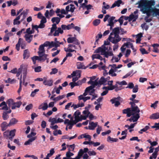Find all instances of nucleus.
Instances as JSON below:
<instances>
[{"mask_svg":"<svg viewBox=\"0 0 159 159\" xmlns=\"http://www.w3.org/2000/svg\"><path fill=\"white\" fill-rule=\"evenodd\" d=\"M158 114L157 113H154L152 114L151 116H150L149 118L150 119H152L153 120H156L159 118L158 117Z\"/></svg>","mask_w":159,"mask_h":159,"instance_id":"31","label":"nucleus"},{"mask_svg":"<svg viewBox=\"0 0 159 159\" xmlns=\"http://www.w3.org/2000/svg\"><path fill=\"white\" fill-rule=\"evenodd\" d=\"M89 124L90 125L89 126V129L90 130H93L97 126L98 123H94L93 122H91L89 123Z\"/></svg>","mask_w":159,"mask_h":159,"instance_id":"17","label":"nucleus"},{"mask_svg":"<svg viewBox=\"0 0 159 159\" xmlns=\"http://www.w3.org/2000/svg\"><path fill=\"white\" fill-rule=\"evenodd\" d=\"M70 5L71 7L70 8V11L73 13L74 12V10L75 9V8L74 6V5L73 4H70Z\"/></svg>","mask_w":159,"mask_h":159,"instance_id":"58","label":"nucleus"},{"mask_svg":"<svg viewBox=\"0 0 159 159\" xmlns=\"http://www.w3.org/2000/svg\"><path fill=\"white\" fill-rule=\"evenodd\" d=\"M75 120H72L70 121V123L73 124L74 125L76 123L79 122V121H80V120L79 118H77L76 117H75Z\"/></svg>","mask_w":159,"mask_h":159,"instance_id":"40","label":"nucleus"},{"mask_svg":"<svg viewBox=\"0 0 159 159\" xmlns=\"http://www.w3.org/2000/svg\"><path fill=\"white\" fill-rule=\"evenodd\" d=\"M9 136V130H6L3 133V137L4 138L7 139Z\"/></svg>","mask_w":159,"mask_h":159,"instance_id":"45","label":"nucleus"},{"mask_svg":"<svg viewBox=\"0 0 159 159\" xmlns=\"http://www.w3.org/2000/svg\"><path fill=\"white\" fill-rule=\"evenodd\" d=\"M18 122V120L16 119L15 118H12L10 120L8 124V126H10L12 125H14L16 124Z\"/></svg>","mask_w":159,"mask_h":159,"instance_id":"18","label":"nucleus"},{"mask_svg":"<svg viewBox=\"0 0 159 159\" xmlns=\"http://www.w3.org/2000/svg\"><path fill=\"white\" fill-rule=\"evenodd\" d=\"M32 60L33 61V64L35 65L36 63V61L37 60H39V57L37 56H34L31 58Z\"/></svg>","mask_w":159,"mask_h":159,"instance_id":"46","label":"nucleus"},{"mask_svg":"<svg viewBox=\"0 0 159 159\" xmlns=\"http://www.w3.org/2000/svg\"><path fill=\"white\" fill-rule=\"evenodd\" d=\"M52 26L50 32L48 34L49 35L52 34L54 31L57 30H56L57 28L56 24L54 23L52 25Z\"/></svg>","mask_w":159,"mask_h":159,"instance_id":"21","label":"nucleus"},{"mask_svg":"<svg viewBox=\"0 0 159 159\" xmlns=\"http://www.w3.org/2000/svg\"><path fill=\"white\" fill-rule=\"evenodd\" d=\"M100 22L101 20L100 19H96L93 21V24L94 26H97L100 23Z\"/></svg>","mask_w":159,"mask_h":159,"instance_id":"38","label":"nucleus"},{"mask_svg":"<svg viewBox=\"0 0 159 159\" xmlns=\"http://www.w3.org/2000/svg\"><path fill=\"white\" fill-rule=\"evenodd\" d=\"M24 33H26L25 34H32V32L31 31V29L30 28H27L26 31L24 32Z\"/></svg>","mask_w":159,"mask_h":159,"instance_id":"60","label":"nucleus"},{"mask_svg":"<svg viewBox=\"0 0 159 159\" xmlns=\"http://www.w3.org/2000/svg\"><path fill=\"white\" fill-rule=\"evenodd\" d=\"M22 103L20 101L17 102H14L13 106L11 107V109L12 110L15 109L16 107L19 108L22 104Z\"/></svg>","mask_w":159,"mask_h":159,"instance_id":"11","label":"nucleus"},{"mask_svg":"<svg viewBox=\"0 0 159 159\" xmlns=\"http://www.w3.org/2000/svg\"><path fill=\"white\" fill-rule=\"evenodd\" d=\"M121 98L120 97H118L116 98H115L111 99L110 101L111 102L112 104L115 103V106L116 107H118L120 105V103L119 101L120 99Z\"/></svg>","mask_w":159,"mask_h":159,"instance_id":"5","label":"nucleus"},{"mask_svg":"<svg viewBox=\"0 0 159 159\" xmlns=\"http://www.w3.org/2000/svg\"><path fill=\"white\" fill-rule=\"evenodd\" d=\"M74 155V154L73 153L71 152H70V150H69V151L67 152L66 154V156L67 157L69 158H71L70 157L73 156Z\"/></svg>","mask_w":159,"mask_h":159,"instance_id":"50","label":"nucleus"},{"mask_svg":"<svg viewBox=\"0 0 159 159\" xmlns=\"http://www.w3.org/2000/svg\"><path fill=\"white\" fill-rule=\"evenodd\" d=\"M44 46L42 44L40 45L39 48V51L38 52L39 55H40L41 54L45 53V50L44 48Z\"/></svg>","mask_w":159,"mask_h":159,"instance_id":"14","label":"nucleus"},{"mask_svg":"<svg viewBox=\"0 0 159 159\" xmlns=\"http://www.w3.org/2000/svg\"><path fill=\"white\" fill-rule=\"evenodd\" d=\"M0 126L2 131H3L5 130L7 127L9 126H8V124L6 122L4 121L1 124Z\"/></svg>","mask_w":159,"mask_h":159,"instance_id":"16","label":"nucleus"},{"mask_svg":"<svg viewBox=\"0 0 159 159\" xmlns=\"http://www.w3.org/2000/svg\"><path fill=\"white\" fill-rule=\"evenodd\" d=\"M69 47H68L67 48H64V50L66 52H76V51L75 50H72L70 48H69Z\"/></svg>","mask_w":159,"mask_h":159,"instance_id":"51","label":"nucleus"},{"mask_svg":"<svg viewBox=\"0 0 159 159\" xmlns=\"http://www.w3.org/2000/svg\"><path fill=\"white\" fill-rule=\"evenodd\" d=\"M133 72V70H132L127 73L126 74L125 76H123V79L126 78L130 76L131 75L132 73Z\"/></svg>","mask_w":159,"mask_h":159,"instance_id":"52","label":"nucleus"},{"mask_svg":"<svg viewBox=\"0 0 159 159\" xmlns=\"http://www.w3.org/2000/svg\"><path fill=\"white\" fill-rule=\"evenodd\" d=\"M81 71L80 70H76L75 71H74L73 72L71 75L73 76H79V77H80L81 76Z\"/></svg>","mask_w":159,"mask_h":159,"instance_id":"26","label":"nucleus"},{"mask_svg":"<svg viewBox=\"0 0 159 159\" xmlns=\"http://www.w3.org/2000/svg\"><path fill=\"white\" fill-rule=\"evenodd\" d=\"M36 139L35 137H33L31 139H29L28 140L26 141L24 143V145H29L30 144V143L32 142L34 140Z\"/></svg>","mask_w":159,"mask_h":159,"instance_id":"34","label":"nucleus"},{"mask_svg":"<svg viewBox=\"0 0 159 159\" xmlns=\"http://www.w3.org/2000/svg\"><path fill=\"white\" fill-rule=\"evenodd\" d=\"M74 25L73 23H71L70 24H69L66 25L67 30H69L74 27Z\"/></svg>","mask_w":159,"mask_h":159,"instance_id":"55","label":"nucleus"},{"mask_svg":"<svg viewBox=\"0 0 159 159\" xmlns=\"http://www.w3.org/2000/svg\"><path fill=\"white\" fill-rule=\"evenodd\" d=\"M92 59L93 60L94 59L96 58L102 60L103 59L102 57H101L99 54H93L92 56Z\"/></svg>","mask_w":159,"mask_h":159,"instance_id":"28","label":"nucleus"},{"mask_svg":"<svg viewBox=\"0 0 159 159\" xmlns=\"http://www.w3.org/2000/svg\"><path fill=\"white\" fill-rule=\"evenodd\" d=\"M122 2V1L121 0H118L117 1H116L112 4L111 8H113L116 6L119 7L120 6V4H121Z\"/></svg>","mask_w":159,"mask_h":159,"instance_id":"15","label":"nucleus"},{"mask_svg":"<svg viewBox=\"0 0 159 159\" xmlns=\"http://www.w3.org/2000/svg\"><path fill=\"white\" fill-rule=\"evenodd\" d=\"M2 117L4 120H6L8 119L9 116L6 112H4L2 114Z\"/></svg>","mask_w":159,"mask_h":159,"instance_id":"43","label":"nucleus"},{"mask_svg":"<svg viewBox=\"0 0 159 159\" xmlns=\"http://www.w3.org/2000/svg\"><path fill=\"white\" fill-rule=\"evenodd\" d=\"M131 109L132 113H134V115L135 114L139 113L140 110L137 106L133 105L132 106H131Z\"/></svg>","mask_w":159,"mask_h":159,"instance_id":"7","label":"nucleus"},{"mask_svg":"<svg viewBox=\"0 0 159 159\" xmlns=\"http://www.w3.org/2000/svg\"><path fill=\"white\" fill-rule=\"evenodd\" d=\"M149 129L150 127L148 125H146L144 128L141 129L140 131H139V133L140 134H143V132H146Z\"/></svg>","mask_w":159,"mask_h":159,"instance_id":"32","label":"nucleus"},{"mask_svg":"<svg viewBox=\"0 0 159 159\" xmlns=\"http://www.w3.org/2000/svg\"><path fill=\"white\" fill-rule=\"evenodd\" d=\"M11 34V33H9L6 34L3 37V39L4 41L7 42L9 40V36Z\"/></svg>","mask_w":159,"mask_h":159,"instance_id":"39","label":"nucleus"},{"mask_svg":"<svg viewBox=\"0 0 159 159\" xmlns=\"http://www.w3.org/2000/svg\"><path fill=\"white\" fill-rule=\"evenodd\" d=\"M13 100L12 99H9L7 102V103L8 104V106L10 107L11 105H13L14 103Z\"/></svg>","mask_w":159,"mask_h":159,"instance_id":"41","label":"nucleus"},{"mask_svg":"<svg viewBox=\"0 0 159 159\" xmlns=\"http://www.w3.org/2000/svg\"><path fill=\"white\" fill-rule=\"evenodd\" d=\"M117 84H118L120 85H126L127 84V82L125 80H123L121 82H120L117 81L116 82Z\"/></svg>","mask_w":159,"mask_h":159,"instance_id":"56","label":"nucleus"},{"mask_svg":"<svg viewBox=\"0 0 159 159\" xmlns=\"http://www.w3.org/2000/svg\"><path fill=\"white\" fill-rule=\"evenodd\" d=\"M122 113L124 114H126L127 117H129L131 115H133L134 113H132L131 109L130 108H127L122 110Z\"/></svg>","mask_w":159,"mask_h":159,"instance_id":"4","label":"nucleus"},{"mask_svg":"<svg viewBox=\"0 0 159 159\" xmlns=\"http://www.w3.org/2000/svg\"><path fill=\"white\" fill-rule=\"evenodd\" d=\"M52 22L53 23L56 22V25L59 24L60 21V19L58 17H53L51 20Z\"/></svg>","mask_w":159,"mask_h":159,"instance_id":"23","label":"nucleus"},{"mask_svg":"<svg viewBox=\"0 0 159 159\" xmlns=\"http://www.w3.org/2000/svg\"><path fill=\"white\" fill-rule=\"evenodd\" d=\"M39 91V89H36L33 91H32L30 94L31 97H34L36 93L37 92H38Z\"/></svg>","mask_w":159,"mask_h":159,"instance_id":"48","label":"nucleus"},{"mask_svg":"<svg viewBox=\"0 0 159 159\" xmlns=\"http://www.w3.org/2000/svg\"><path fill=\"white\" fill-rule=\"evenodd\" d=\"M134 87V85L133 83L132 82L129 83L128 85V86L126 87V88H129L130 89H132Z\"/></svg>","mask_w":159,"mask_h":159,"instance_id":"61","label":"nucleus"},{"mask_svg":"<svg viewBox=\"0 0 159 159\" xmlns=\"http://www.w3.org/2000/svg\"><path fill=\"white\" fill-rule=\"evenodd\" d=\"M48 121L51 122V125H53L55 123H57V120L55 118H50L48 120Z\"/></svg>","mask_w":159,"mask_h":159,"instance_id":"24","label":"nucleus"},{"mask_svg":"<svg viewBox=\"0 0 159 159\" xmlns=\"http://www.w3.org/2000/svg\"><path fill=\"white\" fill-rule=\"evenodd\" d=\"M75 37H69L67 39V42L68 43H73L75 39Z\"/></svg>","mask_w":159,"mask_h":159,"instance_id":"36","label":"nucleus"},{"mask_svg":"<svg viewBox=\"0 0 159 159\" xmlns=\"http://www.w3.org/2000/svg\"><path fill=\"white\" fill-rule=\"evenodd\" d=\"M133 116H132V117L133 118V119L134 122L137 121L140 117L139 113H137L135 115H134Z\"/></svg>","mask_w":159,"mask_h":159,"instance_id":"27","label":"nucleus"},{"mask_svg":"<svg viewBox=\"0 0 159 159\" xmlns=\"http://www.w3.org/2000/svg\"><path fill=\"white\" fill-rule=\"evenodd\" d=\"M23 56L24 59H27L29 57L30 53L28 49H25L24 51Z\"/></svg>","mask_w":159,"mask_h":159,"instance_id":"19","label":"nucleus"},{"mask_svg":"<svg viewBox=\"0 0 159 159\" xmlns=\"http://www.w3.org/2000/svg\"><path fill=\"white\" fill-rule=\"evenodd\" d=\"M103 55H104L105 57L106 58H108L109 56H112L113 55V54L112 52L111 51L108 52L106 51Z\"/></svg>","mask_w":159,"mask_h":159,"instance_id":"29","label":"nucleus"},{"mask_svg":"<svg viewBox=\"0 0 159 159\" xmlns=\"http://www.w3.org/2000/svg\"><path fill=\"white\" fill-rule=\"evenodd\" d=\"M139 102V100L134 99L133 101L130 102L129 103V104L131 105V106H132L133 105H136L135 104L136 103H138Z\"/></svg>","mask_w":159,"mask_h":159,"instance_id":"44","label":"nucleus"},{"mask_svg":"<svg viewBox=\"0 0 159 159\" xmlns=\"http://www.w3.org/2000/svg\"><path fill=\"white\" fill-rule=\"evenodd\" d=\"M124 45H125L127 48L129 47V46L133 50H134V46L133 45V44L132 43H130L129 42H127L126 43H124Z\"/></svg>","mask_w":159,"mask_h":159,"instance_id":"37","label":"nucleus"},{"mask_svg":"<svg viewBox=\"0 0 159 159\" xmlns=\"http://www.w3.org/2000/svg\"><path fill=\"white\" fill-rule=\"evenodd\" d=\"M88 117V115H87L85 116L81 115L80 117H79V120H80V121H81L82 120H85Z\"/></svg>","mask_w":159,"mask_h":159,"instance_id":"53","label":"nucleus"},{"mask_svg":"<svg viewBox=\"0 0 159 159\" xmlns=\"http://www.w3.org/2000/svg\"><path fill=\"white\" fill-rule=\"evenodd\" d=\"M24 37L27 42L30 43L33 39V35L31 34H25Z\"/></svg>","mask_w":159,"mask_h":159,"instance_id":"8","label":"nucleus"},{"mask_svg":"<svg viewBox=\"0 0 159 159\" xmlns=\"http://www.w3.org/2000/svg\"><path fill=\"white\" fill-rule=\"evenodd\" d=\"M120 33V28H115L112 29V32L110 33L108 39L113 43H117L121 39L119 35Z\"/></svg>","mask_w":159,"mask_h":159,"instance_id":"2","label":"nucleus"},{"mask_svg":"<svg viewBox=\"0 0 159 159\" xmlns=\"http://www.w3.org/2000/svg\"><path fill=\"white\" fill-rule=\"evenodd\" d=\"M103 6L102 7L104 8V9H108L110 8V6L109 5L106 4V3L105 2H103Z\"/></svg>","mask_w":159,"mask_h":159,"instance_id":"62","label":"nucleus"},{"mask_svg":"<svg viewBox=\"0 0 159 159\" xmlns=\"http://www.w3.org/2000/svg\"><path fill=\"white\" fill-rule=\"evenodd\" d=\"M52 71L50 72V74H56L58 72V70L56 68L52 69Z\"/></svg>","mask_w":159,"mask_h":159,"instance_id":"59","label":"nucleus"},{"mask_svg":"<svg viewBox=\"0 0 159 159\" xmlns=\"http://www.w3.org/2000/svg\"><path fill=\"white\" fill-rule=\"evenodd\" d=\"M107 48H106L105 46L102 45L101 47H98L96 49L95 51V52L99 53L101 52V55H103L105 51L107 50Z\"/></svg>","mask_w":159,"mask_h":159,"instance_id":"3","label":"nucleus"},{"mask_svg":"<svg viewBox=\"0 0 159 159\" xmlns=\"http://www.w3.org/2000/svg\"><path fill=\"white\" fill-rule=\"evenodd\" d=\"M48 56V55L45 54V53L43 54H41L40 55H39V61H44L46 60Z\"/></svg>","mask_w":159,"mask_h":159,"instance_id":"9","label":"nucleus"},{"mask_svg":"<svg viewBox=\"0 0 159 159\" xmlns=\"http://www.w3.org/2000/svg\"><path fill=\"white\" fill-rule=\"evenodd\" d=\"M133 89V92L134 93H137L139 89L138 85H135Z\"/></svg>","mask_w":159,"mask_h":159,"instance_id":"64","label":"nucleus"},{"mask_svg":"<svg viewBox=\"0 0 159 159\" xmlns=\"http://www.w3.org/2000/svg\"><path fill=\"white\" fill-rule=\"evenodd\" d=\"M107 82L106 79L104 77H102L98 81L99 84L102 85L104 84Z\"/></svg>","mask_w":159,"mask_h":159,"instance_id":"33","label":"nucleus"},{"mask_svg":"<svg viewBox=\"0 0 159 159\" xmlns=\"http://www.w3.org/2000/svg\"><path fill=\"white\" fill-rule=\"evenodd\" d=\"M152 128H156L155 130L159 129V122L158 123H155L154 125L151 126Z\"/></svg>","mask_w":159,"mask_h":159,"instance_id":"54","label":"nucleus"},{"mask_svg":"<svg viewBox=\"0 0 159 159\" xmlns=\"http://www.w3.org/2000/svg\"><path fill=\"white\" fill-rule=\"evenodd\" d=\"M139 4L138 7L141 8V11L144 14L146 13L147 17H146L145 20L146 22H150L152 20L151 18H148L151 15L153 9L151 7L155 4V1L154 0L148 1L147 0H140L136 4Z\"/></svg>","mask_w":159,"mask_h":159,"instance_id":"1","label":"nucleus"},{"mask_svg":"<svg viewBox=\"0 0 159 159\" xmlns=\"http://www.w3.org/2000/svg\"><path fill=\"white\" fill-rule=\"evenodd\" d=\"M107 140L108 142L110 141H111L112 142H117L118 141V139L116 138H111L110 136H109L107 137Z\"/></svg>","mask_w":159,"mask_h":159,"instance_id":"30","label":"nucleus"},{"mask_svg":"<svg viewBox=\"0 0 159 159\" xmlns=\"http://www.w3.org/2000/svg\"><path fill=\"white\" fill-rule=\"evenodd\" d=\"M44 80L43 81V84L45 85L48 86H51L53 85V81L52 79L47 80L45 77H44Z\"/></svg>","mask_w":159,"mask_h":159,"instance_id":"6","label":"nucleus"},{"mask_svg":"<svg viewBox=\"0 0 159 159\" xmlns=\"http://www.w3.org/2000/svg\"><path fill=\"white\" fill-rule=\"evenodd\" d=\"M97 80V79L95 80L94 81L89 80L88 82V83L89 84H91V86L93 87V88H94L95 86H97L99 84L98 81Z\"/></svg>","mask_w":159,"mask_h":159,"instance_id":"13","label":"nucleus"},{"mask_svg":"<svg viewBox=\"0 0 159 159\" xmlns=\"http://www.w3.org/2000/svg\"><path fill=\"white\" fill-rule=\"evenodd\" d=\"M48 107V104L46 102H43L39 107V109H42L43 110H46Z\"/></svg>","mask_w":159,"mask_h":159,"instance_id":"10","label":"nucleus"},{"mask_svg":"<svg viewBox=\"0 0 159 159\" xmlns=\"http://www.w3.org/2000/svg\"><path fill=\"white\" fill-rule=\"evenodd\" d=\"M32 107H33L32 104H30L28 105L26 107L25 109L26 110H27L28 111H29L30 109H32Z\"/></svg>","mask_w":159,"mask_h":159,"instance_id":"63","label":"nucleus"},{"mask_svg":"<svg viewBox=\"0 0 159 159\" xmlns=\"http://www.w3.org/2000/svg\"><path fill=\"white\" fill-rule=\"evenodd\" d=\"M16 129H14L9 131V136H11L12 137H14L15 135Z\"/></svg>","mask_w":159,"mask_h":159,"instance_id":"35","label":"nucleus"},{"mask_svg":"<svg viewBox=\"0 0 159 159\" xmlns=\"http://www.w3.org/2000/svg\"><path fill=\"white\" fill-rule=\"evenodd\" d=\"M84 153V152L82 149L80 150L79 152H78V155L75 158V159H80L81 157L82 156V155Z\"/></svg>","mask_w":159,"mask_h":159,"instance_id":"25","label":"nucleus"},{"mask_svg":"<svg viewBox=\"0 0 159 159\" xmlns=\"http://www.w3.org/2000/svg\"><path fill=\"white\" fill-rule=\"evenodd\" d=\"M84 103H79L77 104H73L71 106V107H73L74 109H75L76 108L80 107H83L84 106Z\"/></svg>","mask_w":159,"mask_h":159,"instance_id":"22","label":"nucleus"},{"mask_svg":"<svg viewBox=\"0 0 159 159\" xmlns=\"http://www.w3.org/2000/svg\"><path fill=\"white\" fill-rule=\"evenodd\" d=\"M77 68L78 69H85L88 67V66L85 67L83 63L78 62L77 63Z\"/></svg>","mask_w":159,"mask_h":159,"instance_id":"12","label":"nucleus"},{"mask_svg":"<svg viewBox=\"0 0 159 159\" xmlns=\"http://www.w3.org/2000/svg\"><path fill=\"white\" fill-rule=\"evenodd\" d=\"M139 50L142 55L145 54H147L149 53V52L147 51L146 49L143 48H140Z\"/></svg>","mask_w":159,"mask_h":159,"instance_id":"42","label":"nucleus"},{"mask_svg":"<svg viewBox=\"0 0 159 159\" xmlns=\"http://www.w3.org/2000/svg\"><path fill=\"white\" fill-rule=\"evenodd\" d=\"M83 138H86L89 139V141L91 140V136L89 135H86V134H82L78 137L79 139Z\"/></svg>","mask_w":159,"mask_h":159,"instance_id":"20","label":"nucleus"},{"mask_svg":"<svg viewBox=\"0 0 159 159\" xmlns=\"http://www.w3.org/2000/svg\"><path fill=\"white\" fill-rule=\"evenodd\" d=\"M80 114V112L79 110H77L74 113V115L75 116V117H76L77 118L79 119V117H80L79 116Z\"/></svg>","mask_w":159,"mask_h":159,"instance_id":"57","label":"nucleus"},{"mask_svg":"<svg viewBox=\"0 0 159 159\" xmlns=\"http://www.w3.org/2000/svg\"><path fill=\"white\" fill-rule=\"evenodd\" d=\"M117 86H118L117 84H116L115 85H112L111 86H110L108 87V90H111L117 87Z\"/></svg>","mask_w":159,"mask_h":159,"instance_id":"49","label":"nucleus"},{"mask_svg":"<svg viewBox=\"0 0 159 159\" xmlns=\"http://www.w3.org/2000/svg\"><path fill=\"white\" fill-rule=\"evenodd\" d=\"M15 82V80L13 79H11L10 78H9L7 80H6V82L7 83H9L10 84H12Z\"/></svg>","mask_w":159,"mask_h":159,"instance_id":"47","label":"nucleus"}]
</instances>
